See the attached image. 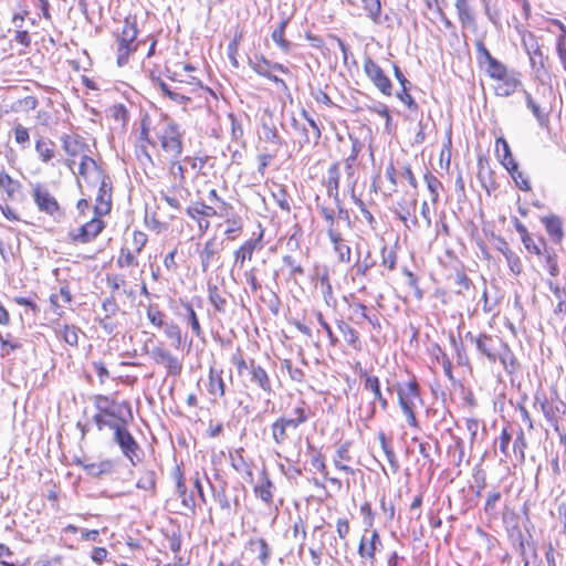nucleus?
Returning <instances> with one entry per match:
<instances>
[{"mask_svg": "<svg viewBox=\"0 0 566 566\" xmlns=\"http://www.w3.org/2000/svg\"><path fill=\"white\" fill-rule=\"evenodd\" d=\"M488 75L495 81L494 93L496 96L509 97L522 86L520 73L509 70L505 64L499 65Z\"/></svg>", "mask_w": 566, "mask_h": 566, "instance_id": "f257e3e1", "label": "nucleus"}, {"mask_svg": "<svg viewBox=\"0 0 566 566\" xmlns=\"http://www.w3.org/2000/svg\"><path fill=\"white\" fill-rule=\"evenodd\" d=\"M138 34L137 23L135 19L126 18L120 33L117 34V64L124 66L129 55L138 48L136 42Z\"/></svg>", "mask_w": 566, "mask_h": 566, "instance_id": "f03ea898", "label": "nucleus"}, {"mask_svg": "<svg viewBox=\"0 0 566 566\" xmlns=\"http://www.w3.org/2000/svg\"><path fill=\"white\" fill-rule=\"evenodd\" d=\"M158 138L163 150L171 158H179L182 153L181 133L179 127L171 120L161 123L158 130Z\"/></svg>", "mask_w": 566, "mask_h": 566, "instance_id": "7ed1b4c3", "label": "nucleus"}, {"mask_svg": "<svg viewBox=\"0 0 566 566\" xmlns=\"http://www.w3.org/2000/svg\"><path fill=\"white\" fill-rule=\"evenodd\" d=\"M60 142L66 154L65 165L74 172L75 159L91 153L88 144L77 134H64Z\"/></svg>", "mask_w": 566, "mask_h": 566, "instance_id": "20e7f679", "label": "nucleus"}, {"mask_svg": "<svg viewBox=\"0 0 566 566\" xmlns=\"http://www.w3.org/2000/svg\"><path fill=\"white\" fill-rule=\"evenodd\" d=\"M522 44L528 55L532 71L536 77H539L545 71V57L536 36L532 32H524L522 34Z\"/></svg>", "mask_w": 566, "mask_h": 566, "instance_id": "39448f33", "label": "nucleus"}, {"mask_svg": "<svg viewBox=\"0 0 566 566\" xmlns=\"http://www.w3.org/2000/svg\"><path fill=\"white\" fill-rule=\"evenodd\" d=\"M34 203L41 212L56 218L60 216V205L46 186L38 182L32 186Z\"/></svg>", "mask_w": 566, "mask_h": 566, "instance_id": "423d86ee", "label": "nucleus"}, {"mask_svg": "<svg viewBox=\"0 0 566 566\" xmlns=\"http://www.w3.org/2000/svg\"><path fill=\"white\" fill-rule=\"evenodd\" d=\"M399 405L407 418L410 426H416L417 420L415 416V408L417 402L420 400L418 388L415 382H409L405 387L398 390Z\"/></svg>", "mask_w": 566, "mask_h": 566, "instance_id": "0eeeda50", "label": "nucleus"}, {"mask_svg": "<svg viewBox=\"0 0 566 566\" xmlns=\"http://www.w3.org/2000/svg\"><path fill=\"white\" fill-rule=\"evenodd\" d=\"M364 71L373 84L385 95L392 94V85L381 67L371 59L364 62Z\"/></svg>", "mask_w": 566, "mask_h": 566, "instance_id": "6e6552de", "label": "nucleus"}, {"mask_svg": "<svg viewBox=\"0 0 566 566\" xmlns=\"http://www.w3.org/2000/svg\"><path fill=\"white\" fill-rule=\"evenodd\" d=\"M98 191L95 198V214L98 217L105 216L112 208V182L107 176L101 177Z\"/></svg>", "mask_w": 566, "mask_h": 566, "instance_id": "1a4fd4ad", "label": "nucleus"}, {"mask_svg": "<svg viewBox=\"0 0 566 566\" xmlns=\"http://www.w3.org/2000/svg\"><path fill=\"white\" fill-rule=\"evenodd\" d=\"M114 440L119 446L123 454L129 459L132 464H136L135 458H137L138 444L133 438V436L128 432V430L122 424L120 427H116V431H114Z\"/></svg>", "mask_w": 566, "mask_h": 566, "instance_id": "9d476101", "label": "nucleus"}, {"mask_svg": "<svg viewBox=\"0 0 566 566\" xmlns=\"http://www.w3.org/2000/svg\"><path fill=\"white\" fill-rule=\"evenodd\" d=\"M103 229L104 222L96 216L78 229L71 231L70 235L75 242L87 243L94 240Z\"/></svg>", "mask_w": 566, "mask_h": 566, "instance_id": "9b49d317", "label": "nucleus"}, {"mask_svg": "<svg viewBox=\"0 0 566 566\" xmlns=\"http://www.w3.org/2000/svg\"><path fill=\"white\" fill-rule=\"evenodd\" d=\"M168 172L170 177V190L174 195L184 197L182 193L189 195V190L186 188L185 168L179 163L178 158H171Z\"/></svg>", "mask_w": 566, "mask_h": 566, "instance_id": "f8f14e48", "label": "nucleus"}, {"mask_svg": "<svg viewBox=\"0 0 566 566\" xmlns=\"http://www.w3.org/2000/svg\"><path fill=\"white\" fill-rule=\"evenodd\" d=\"M302 116L307 122L308 126L311 127V133L308 132V129H306V127L304 125H301L296 119H293V123H292L293 128L295 130H297L302 136V138L300 139V145L303 146L305 144H308L311 140H313L315 144H317L322 136L318 125L307 114L306 111L302 112Z\"/></svg>", "mask_w": 566, "mask_h": 566, "instance_id": "ddd939ff", "label": "nucleus"}, {"mask_svg": "<svg viewBox=\"0 0 566 566\" xmlns=\"http://www.w3.org/2000/svg\"><path fill=\"white\" fill-rule=\"evenodd\" d=\"M301 423H304V418L300 419H291V418H280L272 424V436L275 443H283L289 433L295 430Z\"/></svg>", "mask_w": 566, "mask_h": 566, "instance_id": "4468645a", "label": "nucleus"}, {"mask_svg": "<svg viewBox=\"0 0 566 566\" xmlns=\"http://www.w3.org/2000/svg\"><path fill=\"white\" fill-rule=\"evenodd\" d=\"M222 242L218 241L216 237L209 239L203 248L199 251V259L202 272H207L210 265L216 261L222 251Z\"/></svg>", "mask_w": 566, "mask_h": 566, "instance_id": "2eb2a0df", "label": "nucleus"}, {"mask_svg": "<svg viewBox=\"0 0 566 566\" xmlns=\"http://www.w3.org/2000/svg\"><path fill=\"white\" fill-rule=\"evenodd\" d=\"M380 538L377 531H373L370 537L368 538L366 535H363L359 546L358 554L361 558H369L370 565L374 564L375 554L380 546Z\"/></svg>", "mask_w": 566, "mask_h": 566, "instance_id": "dca6fc26", "label": "nucleus"}, {"mask_svg": "<svg viewBox=\"0 0 566 566\" xmlns=\"http://www.w3.org/2000/svg\"><path fill=\"white\" fill-rule=\"evenodd\" d=\"M55 143L48 137H39L35 140V153L42 164L48 165L55 157Z\"/></svg>", "mask_w": 566, "mask_h": 566, "instance_id": "f3484780", "label": "nucleus"}, {"mask_svg": "<svg viewBox=\"0 0 566 566\" xmlns=\"http://www.w3.org/2000/svg\"><path fill=\"white\" fill-rule=\"evenodd\" d=\"M339 164H333L327 170V179L325 181L328 197L333 198L336 205L339 203Z\"/></svg>", "mask_w": 566, "mask_h": 566, "instance_id": "a211bd4d", "label": "nucleus"}, {"mask_svg": "<svg viewBox=\"0 0 566 566\" xmlns=\"http://www.w3.org/2000/svg\"><path fill=\"white\" fill-rule=\"evenodd\" d=\"M327 234L334 244V250L338 255L339 261L348 263L350 261V248L344 242L340 233L334 230V228L328 227Z\"/></svg>", "mask_w": 566, "mask_h": 566, "instance_id": "6ab92c4d", "label": "nucleus"}, {"mask_svg": "<svg viewBox=\"0 0 566 566\" xmlns=\"http://www.w3.org/2000/svg\"><path fill=\"white\" fill-rule=\"evenodd\" d=\"M495 151L506 170H516V161L514 160L511 148L504 137L496 138Z\"/></svg>", "mask_w": 566, "mask_h": 566, "instance_id": "aec40b11", "label": "nucleus"}, {"mask_svg": "<svg viewBox=\"0 0 566 566\" xmlns=\"http://www.w3.org/2000/svg\"><path fill=\"white\" fill-rule=\"evenodd\" d=\"M455 9L463 28L474 29L476 27L475 15L469 0H455Z\"/></svg>", "mask_w": 566, "mask_h": 566, "instance_id": "412c9836", "label": "nucleus"}, {"mask_svg": "<svg viewBox=\"0 0 566 566\" xmlns=\"http://www.w3.org/2000/svg\"><path fill=\"white\" fill-rule=\"evenodd\" d=\"M81 163L78 166V175L84 179H88L91 177H95L98 180L103 177V172L97 167L96 161L90 156V154L80 157Z\"/></svg>", "mask_w": 566, "mask_h": 566, "instance_id": "4be33fe9", "label": "nucleus"}, {"mask_svg": "<svg viewBox=\"0 0 566 566\" xmlns=\"http://www.w3.org/2000/svg\"><path fill=\"white\" fill-rule=\"evenodd\" d=\"M542 222L544 223L547 233L555 242L562 241L564 232L563 222L559 217L555 214L543 217Z\"/></svg>", "mask_w": 566, "mask_h": 566, "instance_id": "5701e85b", "label": "nucleus"}, {"mask_svg": "<svg viewBox=\"0 0 566 566\" xmlns=\"http://www.w3.org/2000/svg\"><path fill=\"white\" fill-rule=\"evenodd\" d=\"M260 239H251L245 241L235 252H234V262L239 264L240 268H243L247 260H251L253 252L258 248Z\"/></svg>", "mask_w": 566, "mask_h": 566, "instance_id": "b1692460", "label": "nucleus"}, {"mask_svg": "<svg viewBox=\"0 0 566 566\" xmlns=\"http://www.w3.org/2000/svg\"><path fill=\"white\" fill-rule=\"evenodd\" d=\"M476 52H478V59L480 64L485 66V72L489 73L499 65L503 64L495 57H493L490 53V51L486 49L484 43L482 41H478L476 44Z\"/></svg>", "mask_w": 566, "mask_h": 566, "instance_id": "393cba45", "label": "nucleus"}, {"mask_svg": "<svg viewBox=\"0 0 566 566\" xmlns=\"http://www.w3.org/2000/svg\"><path fill=\"white\" fill-rule=\"evenodd\" d=\"M476 52H478V59L480 64L485 66V72L489 73L499 65L503 64L495 57H493L490 53V51L486 49L484 43L482 41H478L476 44Z\"/></svg>", "mask_w": 566, "mask_h": 566, "instance_id": "a878e982", "label": "nucleus"}, {"mask_svg": "<svg viewBox=\"0 0 566 566\" xmlns=\"http://www.w3.org/2000/svg\"><path fill=\"white\" fill-rule=\"evenodd\" d=\"M272 488L273 484L268 478L266 473L262 471L260 482L254 486L255 495L266 504L272 503Z\"/></svg>", "mask_w": 566, "mask_h": 566, "instance_id": "bb28decb", "label": "nucleus"}, {"mask_svg": "<svg viewBox=\"0 0 566 566\" xmlns=\"http://www.w3.org/2000/svg\"><path fill=\"white\" fill-rule=\"evenodd\" d=\"M178 479H177V493L178 496L181 500L182 507L191 513L195 512L196 502L191 494L187 493V488L182 478V474L180 473L179 469L177 470Z\"/></svg>", "mask_w": 566, "mask_h": 566, "instance_id": "cd10ccee", "label": "nucleus"}, {"mask_svg": "<svg viewBox=\"0 0 566 566\" xmlns=\"http://www.w3.org/2000/svg\"><path fill=\"white\" fill-rule=\"evenodd\" d=\"M186 213L190 219L197 222L198 230L201 235L207 232L210 227V221L203 217L202 211L198 208L197 202L189 206L186 209Z\"/></svg>", "mask_w": 566, "mask_h": 566, "instance_id": "c85d7f7f", "label": "nucleus"}, {"mask_svg": "<svg viewBox=\"0 0 566 566\" xmlns=\"http://www.w3.org/2000/svg\"><path fill=\"white\" fill-rule=\"evenodd\" d=\"M360 376L365 378V388L373 391L375 399H377L385 408L387 406V401L386 399L382 398V395L380 392L378 377L371 376L367 370H363L361 368Z\"/></svg>", "mask_w": 566, "mask_h": 566, "instance_id": "c756f323", "label": "nucleus"}, {"mask_svg": "<svg viewBox=\"0 0 566 566\" xmlns=\"http://www.w3.org/2000/svg\"><path fill=\"white\" fill-rule=\"evenodd\" d=\"M523 93L527 108L532 112L541 126H546L548 123V115L539 107L527 91H523Z\"/></svg>", "mask_w": 566, "mask_h": 566, "instance_id": "7c9ffc66", "label": "nucleus"}, {"mask_svg": "<svg viewBox=\"0 0 566 566\" xmlns=\"http://www.w3.org/2000/svg\"><path fill=\"white\" fill-rule=\"evenodd\" d=\"M113 468H114L113 462L109 460L87 463L84 465V470L86 471V473L92 476H99L103 474H108L113 471Z\"/></svg>", "mask_w": 566, "mask_h": 566, "instance_id": "2f4dec72", "label": "nucleus"}, {"mask_svg": "<svg viewBox=\"0 0 566 566\" xmlns=\"http://www.w3.org/2000/svg\"><path fill=\"white\" fill-rule=\"evenodd\" d=\"M95 406L98 413H105L106 416H118V406L106 396H97L95 398Z\"/></svg>", "mask_w": 566, "mask_h": 566, "instance_id": "473e14b6", "label": "nucleus"}, {"mask_svg": "<svg viewBox=\"0 0 566 566\" xmlns=\"http://www.w3.org/2000/svg\"><path fill=\"white\" fill-rule=\"evenodd\" d=\"M364 10L368 18L376 24L381 23V3L380 0H361Z\"/></svg>", "mask_w": 566, "mask_h": 566, "instance_id": "72a5a7b5", "label": "nucleus"}, {"mask_svg": "<svg viewBox=\"0 0 566 566\" xmlns=\"http://www.w3.org/2000/svg\"><path fill=\"white\" fill-rule=\"evenodd\" d=\"M0 189H2L10 199L20 189V182L13 180L8 174L0 171Z\"/></svg>", "mask_w": 566, "mask_h": 566, "instance_id": "f704fd0d", "label": "nucleus"}, {"mask_svg": "<svg viewBox=\"0 0 566 566\" xmlns=\"http://www.w3.org/2000/svg\"><path fill=\"white\" fill-rule=\"evenodd\" d=\"M94 420L99 430L104 427H108L116 431V427H120L123 424V420L118 416L111 417L105 413H96L94 416Z\"/></svg>", "mask_w": 566, "mask_h": 566, "instance_id": "c9c22d12", "label": "nucleus"}, {"mask_svg": "<svg viewBox=\"0 0 566 566\" xmlns=\"http://www.w3.org/2000/svg\"><path fill=\"white\" fill-rule=\"evenodd\" d=\"M349 460L350 458L347 448L345 446L340 447L337 450L336 458L334 459L335 467L348 474H354V470L346 464V462Z\"/></svg>", "mask_w": 566, "mask_h": 566, "instance_id": "e433bc0d", "label": "nucleus"}, {"mask_svg": "<svg viewBox=\"0 0 566 566\" xmlns=\"http://www.w3.org/2000/svg\"><path fill=\"white\" fill-rule=\"evenodd\" d=\"M158 86H159L160 91L163 92V94H165L166 96H168L170 99H172L174 102H176L178 104H187L190 101V98L188 96H186L185 94H182L176 90H171L170 86L163 81H159Z\"/></svg>", "mask_w": 566, "mask_h": 566, "instance_id": "4c0bfd02", "label": "nucleus"}, {"mask_svg": "<svg viewBox=\"0 0 566 566\" xmlns=\"http://www.w3.org/2000/svg\"><path fill=\"white\" fill-rule=\"evenodd\" d=\"M560 33L556 40V52L563 64L564 70L566 71V28L564 24L559 23Z\"/></svg>", "mask_w": 566, "mask_h": 566, "instance_id": "58836bf2", "label": "nucleus"}, {"mask_svg": "<svg viewBox=\"0 0 566 566\" xmlns=\"http://www.w3.org/2000/svg\"><path fill=\"white\" fill-rule=\"evenodd\" d=\"M209 392L214 397H222L224 395L223 380L212 368L209 379Z\"/></svg>", "mask_w": 566, "mask_h": 566, "instance_id": "ea45409f", "label": "nucleus"}, {"mask_svg": "<svg viewBox=\"0 0 566 566\" xmlns=\"http://www.w3.org/2000/svg\"><path fill=\"white\" fill-rule=\"evenodd\" d=\"M184 308H185V314H184L185 321L187 322V324L190 325L192 332L196 335H200L201 327H200L198 317H197L192 306L189 304H185Z\"/></svg>", "mask_w": 566, "mask_h": 566, "instance_id": "a19ab883", "label": "nucleus"}, {"mask_svg": "<svg viewBox=\"0 0 566 566\" xmlns=\"http://www.w3.org/2000/svg\"><path fill=\"white\" fill-rule=\"evenodd\" d=\"M209 301L211 302V304L213 305V307L218 311V312H224L226 311V305H227V301L224 297H222L218 291V287L217 286H209Z\"/></svg>", "mask_w": 566, "mask_h": 566, "instance_id": "79ce46f5", "label": "nucleus"}, {"mask_svg": "<svg viewBox=\"0 0 566 566\" xmlns=\"http://www.w3.org/2000/svg\"><path fill=\"white\" fill-rule=\"evenodd\" d=\"M226 223L228 228L224 233L231 239H234L242 230V220L238 216L232 214V218L226 219Z\"/></svg>", "mask_w": 566, "mask_h": 566, "instance_id": "37998d69", "label": "nucleus"}, {"mask_svg": "<svg viewBox=\"0 0 566 566\" xmlns=\"http://www.w3.org/2000/svg\"><path fill=\"white\" fill-rule=\"evenodd\" d=\"M117 265L119 268H127L138 265L136 255L128 249L122 248L117 258Z\"/></svg>", "mask_w": 566, "mask_h": 566, "instance_id": "c03bdc74", "label": "nucleus"}, {"mask_svg": "<svg viewBox=\"0 0 566 566\" xmlns=\"http://www.w3.org/2000/svg\"><path fill=\"white\" fill-rule=\"evenodd\" d=\"M13 133H14L15 143L19 144L22 149H25L29 146V142H30V135H29L28 128H25L21 124H17L13 127Z\"/></svg>", "mask_w": 566, "mask_h": 566, "instance_id": "a18cd8bd", "label": "nucleus"}, {"mask_svg": "<svg viewBox=\"0 0 566 566\" xmlns=\"http://www.w3.org/2000/svg\"><path fill=\"white\" fill-rule=\"evenodd\" d=\"M160 328L164 329L166 336L171 340L172 345L177 346L180 344L181 334L177 325L165 322L164 326H161Z\"/></svg>", "mask_w": 566, "mask_h": 566, "instance_id": "49530a36", "label": "nucleus"}, {"mask_svg": "<svg viewBox=\"0 0 566 566\" xmlns=\"http://www.w3.org/2000/svg\"><path fill=\"white\" fill-rule=\"evenodd\" d=\"M147 318L149 319V322L153 325H155L157 327H161L165 324L164 314H163V312L159 311V308L156 305L148 306Z\"/></svg>", "mask_w": 566, "mask_h": 566, "instance_id": "de8ad7c7", "label": "nucleus"}, {"mask_svg": "<svg viewBox=\"0 0 566 566\" xmlns=\"http://www.w3.org/2000/svg\"><path fill=\"white\" fill-rule=\"evenodd\" d=\"M526 448V440L523 431H520L517 437L514 440L513 443V451L516 458H518L520 461H524L525 454L524 450Z\"/></svg>", "mask_w": 566, "mask_h": 566, "instance_id": "09e8293b", "label": "nucleus"}, {"mask_svg": "<svg viewBox=\"0 0 566 566\" xmlns=\"http://www.w3.org/2000/svg\"><path fill=\"white\" fill-rule=\"evenodd\" d=\"M512 176L515 185L524 191L531 190L530 181L524 177V175L518 170V165L516 164V170H507Z\"/></svg>", "mask_w": 566, "mask_h": 566, "instance_id": "8fccbe9b", "label": "nucleus"}, {"mask_svg": "<svg viewBox=\"0 0 566 566\" xmlns=\"http://www.w3.org/2000/svg\"><path fill=\"white\" fill-rule=\"evenodd\" d=\"M424 180L427 184V188L431 193V201L437 202L439 196L438 188L441 186V182L431 174L426 175Z\"/></svg>", "mask_w": 566, "mask_h": 566, "instance_id": "3c124183", "label": "nucleus"}, {"mask_svg": "<svg viewBox=\"0 0 566 566\" xmlns=\"http://www.w3.org/2000/svg\"><path fill=\"white\" fill-rule=\"evenodd\" d=\"M250 65L256 74L263 77L270 76V61H268L265 57L262 56L260 61L251 62Z\"/></svg>", "mask_w": 566, "mask_h": 566, "instance_id": "603ef678", "label": "nucleus"}, {"mask_svg": "<svg viewBox=\"0 0 566 566\" xmlns=\"http://www.w3.org/2000/svg\"><path fill=\"white\" fill-rule=\"evenodd\" d=\"M375 265V261L370 258V253L363 260H358L355 264L356 273L360 275H366L367 272Z\"/></svg>", "mask_w": 566, "mask_h": 566, "instance_id": "864d4df0", "label": "nucleus"}, {"mask_svg": "<svg viewBox=\"0 0 566 566\" xmlns=\"http://www.w3.org/2000/svg\"><path fill=\"white\" fill-rule=\"evenodd\" d=\"M382 255V265L386 266L388 270H394L396 266V253L392 250H388L386 247L381 250Z\"/></svg>", "mask_w": 566, "mask_h": 566, "instance_id": "5fc2aeb1", "label": "nucleus"}, {"mask_svg": "<svg viewBox=\"0 0 566 566\" xmlns=\"http://www.w3.org/2000/svg\"><path fill=\"white\" fill-rule=\"evenodd\" d=\"M263 135L266 142L274 144L275 146H280L282 144L277 130L274 127H270L268 125H263Z\"/></svg>", "mask_w": 566, "mask_h": 566, "instance_id": "6e6d98bb", "label": "nucleus"}, {"mask_svg": "<svg viewBox=\"0 0 566 566\" xmlns=\"http://www.w3.org/2000/svg\"><path fill=\"white\" fill-rule=\"evenodd\" d=\"M155 474L153 472H148L137 481L136 486L143 490H153L155 488Z\"/></svg>", "mask_w": 566, "mask_h": 566, "instance_id": "4d7b16f0", "label": "nucleus"}, {"mask_svg": "<svg viewBox=\"0 0 566 566\" xmlns=\"http://www.w3.org/2000/svg\"><path fill=\"white\" fill-rule=\"evenodd\" d=\"M549 291L553 293V297H551L552 304L555 302H559V300L566 301V291L565 289H560L558 285L554 284L552 281H548Z\"/></svg>", "mask_w": 566, "mask_h": 566, "instance_id": "13d9d810", "label": "nucleus"}, {"mask_svg": "<svg viewBox=\"0 0 566 566\" xmlns=\"http://www.w3.org/2000/svg\"><path fill=\"white\" fill-rule=\"evenodd\" d=\"M321 283L323 286L324 300L327 305H332L333 303H335V300L333 297V290L328 279L326 276L322 277Z\"/></svg>", "mask_w": 566, "mask_h": 566, "instance_id": "bf43d9fd", "label": "nucleus"}, {"mask_svg": "<svg viewBox=\"0 0 566 566\" xmlns=\"http://www.w3.org/2000/svg\"><path fill=\"white\" fill-rule=\"evenodd\" d=\"M133 245L136 253H139L147 243V235L140 231H134L133 233Z\"/></svg>", "mask_w": 566, "mask_h": 566, "instance_id": "052dcab7", "label": "nucleus"}, {"mask_svg": "<svg viewBox=\"0 0 566 566\" xmlns=\"http://www.w3.org/2000/svg\"><path fill=\"white\" fill-rule=\"evenodd\" d=\"M507 265L510 270L514 274H520L522 272V262L521 259L515 253H509L506 259Z\"/></svg>", "mask_w": 566, "mask_h": 566, "instance_id": "680f3d73", "label": "nucleus"}, {"mask_svg": "<svg viewBox=\"0 0 566 566\" xmlns=\"http://www.w3.org/2000/svg\"><path fill=\"white\" fill-rule=\"evenodd\" d=\"M396 213L399 217V219L405 223L407 228H410L408 224V220L410 218V211L407 207V203L405 201L398 202L396 208Z\"/></svg>", "mask_w": 566, "mask_h": 566, "instance_id": "e2e57ef3", "label": "nucleus"}, {"mask_svg": "<svg viewBox=\"0 0 566 566\" xmlns=\"http://www.w3.org/2000/svg\"><path fill=\"white\" fill-rule=\"evenodd\" d=\"M256 544L259 546V559L263 565H266L270 557L269 545L263 538L258 539Z\"/></svg>", "mask_w": 566, "mask_h": 566, "instance_id": "0e129e2a", "label": "nucleus"}, {"mask_svg": "<svg viewBox=\"0 0 566 566\" xmlns=\"http://www.w3.org/2000/svg\"><path fill=\"white\" fill-rule=\"evenodd\" d=\"M381 446L392 471L396 472L398 470V462L396 460V455L394 451L386 444L384 437H381Z\"/></svg>", "mask_w": 566, "mask_h": 566, "instance_id": "69168bd1", "label": "nucleus"}, {"mask_svg": "<svg viewBox=\"0 0 566 566\" xmlns=\"http://www.w3.org/2000/svg\"><path fill=\"white\" fill-rule=\"evenodd\" d=\"M63 338L70 345H76L78 340L77 329L74 327H65L63 331Z\"/></svg>", "mask_w": 566, "mask_h": 566, "instance_id": "338daca9", "label": "nucleus"}, {"mask_svg": "<svg viewBox=\"0 0 566 566\" xmlns=\"http://www.w3.org/2000/svg\"><path fill=\"white\" fill-rule=\"evenodd\" d=\"M253 379L262 387L266 388L269 379L264 369L261 367L254 368L253 370Z\"/></svg>", "mask_w": 566, "mask_h": 566, "instance_id": "774afa93", "label": "nucleus"}]
</instances>
